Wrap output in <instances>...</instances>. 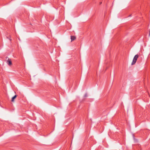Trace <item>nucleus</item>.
<instances>
[{
    "instance_id": "1",
    "label": "nucleus",
    "mask_w": 150,
    "mask_h": 150,
    "mask_svg": "<svg viewBox=\"0 0 150 150\" xmlns=\"http://www.w3.org/2000/svg\"><path fill=\"white\" fill-rule=\"evenodd\" d=\"M138 57L139 56L138 54H136L134 56L132 63V65L135 64Z\"/></svg>"
},
{
    "instance_id": "2",
    "label": "nucleus",
    "mask_w": 150,
    "mask_h": 150,
    "mask_svg": "<svg viewBox=\"0 0 150 150\" xmlns=\"http://www.w3.org/2000/svg\"><path fill=\"white\" fill-rule=\"evenodd\" d=\"M7 64L9 65H11L12 64V62L10 59H8L7 60Z\"/></svg>"
},
{
    "instance_id": "3",
    "label": "nucleus",
    "mask_w": 150,
    "mask_h": 150,
    "mask_svg": "<svg viewBox=\"0 0 150 150\" xmlns=\"http://www.w3.org/2000/svg\"><path fill=\"white\" fill-rule=\"evenodd\" d=\"M71 41H72L76 39V38L74 36H71Z\"/></svg>"
},
{
    "instance_id": "4",
    "label": "nucleus",
    "mask_w": 150,
    "mask_h": 150,
    "mask_svg": "<svg viewBox=\"0 0 150 150\" xmlns=\"http://www.w3.org/2000/svg\"><path fill=\"white\" fill-rule=\"evenodd\" d=\"M17 96L16 95H15L14 96H13L12 98L11 101L13 102L14 101V99L16 98Z\"/></svg>"
},
{
    "instance_id": "5",
    "label": "nucleus",
    "mask_w": 150,
    "mask_h": 150,
    "mask_svg": "<svg viewBox=\"0 0 150 150\" xmlns=\"http://www.w3.org/2000/svg\"><path fill=\"white\" fill-rule=\"evenodd\" d=\"M87 94L86 93L84 96V97H87Z\"/></svg>"
},
{
    "instance_id": "6",
    "label": "nucleus",
    "mask_w": 150,
    "mask_h": 150,
    "mask_svg": "<svg viewBox=\"0 0 150 150\" xmlns=\"http://www.w3.org/2000/svg\"><path fill=\"white\" fill-rule=\"evenodd\" d=\"M149 36H150V29L149 30Z\"/></svg>"
},
{
    "instance_id": "7",
    "label": "nucleus",
    "mask_w": 150,
    "mask_h": 150,
    "mask_svg": "<svg viewBox=\"0 0 150 150\" xmlns=\"http://www.w3.org/2000/svg\"><path fill=\"white\" fill-rule=\"evenodd\" d=\"M101 3H102V2H100V4H101Z\"/></svg>"
},
{
    "instance_id": "8",
    "label": "nucleus",
    "mask_w": 150,
    "mask_h": 150,
    "mask_svg": "<svg viewBox=\"0 0 150 150\" xmlns=\"http://www.w3.org/2000/svg\"><path fill=\"white\" fill-rule=\"evenodd\" d=\"M131 16V15H130L129 16Z\"/></svg>"
}]
</instances>
